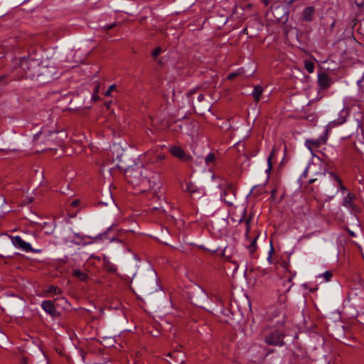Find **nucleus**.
Listing matches in <instances>:
<instances>
[{
    "label": "nucleus",
    "instance_id": "c03bdc74",
    "mask_svg": "<svg viewBox=\"0 0 364 364\" xmlns=\"http://www.w3.org/2000/svg\"><path fill=\"white\" fill-rule=\"evenodd\" d=\"M22 363L23 364H27L28 363V358H23L22 359Z\"/></svg>",
    "mask_w": 364,
    "mask_h": 364
},
{
    "label": "nucleus",
    "instance_id": "c9c22d12",
    "mask_svg": "<svg viewBox=\"0 0 364 364\" xmlns=\"http://www.w3.org/2000/svg\"><path fill=\"white\" fill-rule=\"evenodd\" d=\"M354 3L358 8L364 7V0H353Z\"/></svg>",
    "mask_w": 364,
    "mask_h": 364
},
{
    "label": "nucleus",
    "instance_id": "f8f14e48",
    "mask_svg": "<svg viewBox=\"0 0 364 364\" xmlns=\"http://www.w3.org/2000/svg\"><path fill=\"white\" fill-rule=\"evenodd\" d=\"M317 82L321 90H327L333 84L331 77L326 73H321L318 74Z\"/></svg>",
    "mask_w": 364,
    "mask_h": 364
},
{
    "label": "nucleus",
    "instance_id": "ddd939ff",
    "mask_svg": "<svg viewBox=\"0 0 364 364\" xmlns=\"http://www.w3.org/2000/svg\"><path fill=\"white\" fill-rule=\"evenodd\" d=\"M42 309L53 317L58 316L59 312L56 310L54 303L50 300H45L41 304Z\"/></svg>",
    "mask_w": 364,
    "mask_h": 364
},
{
    "label": "nucleus",
    "instance_id": "4d7b16f0",
    "mask_svg": "<svg viewBox=\"0 0 364 364\" xmlns=\"http://www.w3.org/2000/svg\"><path fill=\"white\" fill-rule=\"evenodd\" d=\"M124 247L125 248H127L128 249V251H130V249L129 247H127L126 245H124Z\"/></svg>",
    "mask_w": 364,
    "mask_h": 364
},
{
    "label": "nucleus",
    "instance_id": "1a4fd4ad",
    "mask_svg": "<svg viewBox=\"0 0 364 364\" xmlns=\"http://www.w3.org/2000/svg\"><path fill=\"white\" fill-rule=\"evenodd\" d=\"M11 243L17 248L23 250H36L32 247L31 243L27 240L23 238L21 236H9Z\"/></svg>",
    "mask_w": 364,
    "mask_h": 364
},
{
    "label": "nucleus",
    "instance_id": "864d4df0",
    "mask_svg": "<svg viewBox=\"0 0 364 364\" xmlns=\"http://www.w3.org/2000/svg\"><path fill=\"white\" fill-rule=\"evenodd\" d=\"M247 28H244V29H243V31H242V32H243L244 33H247Z\"/></svg>",
    "mask_w": 364,
    "mask_h": 364
},
{
    "label": "nucleus",
    "instance_id": "a19ab883",
    "mask_svg": "<svg viewBox=\"0 0 364 364\" xmlns=\"http://www.w3.org/2000/svg\"><path fill=\"white\" fill-rule=\"evenodd\" d=\"M276 193H277V189L276 188H274L273 190H272V191H271V197L274 198Z\"/></svg>",
    "mask_w": 364,
    "mask_h": 364
},
{
    "label": "nucleus",
    "instance_id": "2f4dec72",
    "mask_svg": "<svg viewBox=\"0 0 364 364\" xmlns=\"http://www.w3.org/2000/svg\"><path fill=\"white\" fill-rule=\"evenodd\" d=\"M161 47H157L156 48H154L152 52H151V55L154 57V58H156L157 56L159 55V54L161 53Z\"/></svg>",
    "mask_w": 364,
    "mask_h": 364
},
{
    "label": "nucleus",
    "instance_id": "c85d7f7f",
    "mask_svg": "<svg viewBox=\"0 0 364 364\" xmlns=\"http://www.w3.org/2000/svg\"><path fill=\"white\" fill-rule=\"evenodd\" d=\"M333 277V274L331 271H326L323 274L318 275L319 278H323L325 282H329Z\"/></svg>",
    "mask_w": 364,
    "mask_h": 364
},
{
    "label": "nucleus",
    "instance_id": "cd10ccee",
    "mask_svg": "<svg viewBox=\"0 0 364 364\" xmlns=\"http://www.w3.org/2000/svg\"><path fill=\"white\" fill-rule=\"evenodd\" d=\"M293 277H294V275H291V276L289 277L287 279V280H285L284 282V286H285V287L287 286V288L284 290L285 292H288L291 289V287L293 286V284H294L292 282Z\"/></svg>",
    "mask_w": 364,
    "mask_h": 364
},
{
    "label": "nucleus",
    "instance_id": "37998d69",
    "mask_svg": "<svg viewBox=\"0 0 364 364\" xmlns=\"http://www.w3.org/2000/svg\"><path fill=\"white\" fill-rule=\"evenodd\" d=\"M357 127L358 128H362V124L359 119L357 120Z\"/></svg>",
    "mask_w": 364,
    "mask_h": 364
},
{
    "label": "nucleus",
    "instance_id": "39448f33",
    "mask_svg": "<svg viewBox=\"0 0 364 364\" xmlns=\"http://www.w3.org/2000/svg\"><path fill=\"white\" fill-rule=\"evenodd\" d=\"M270 13L272 14L274 17L272 20L276 22H285L288 20L289 11L284 6L280 4H273L270 8V11L267 12V15Z\"/></svg>",
    "mask_w": 364,
    "mask_h": 364
},
{
    "label": "nucleus",
    "instance_id": "9d476101",
    "mask_svg": "<svg viewBox=\"0 0 364 364\" xmlns=\"http://www.w3.org/2000/svg\"><path fill=\"white\" fill-rule=\"evenodd\" d=\"M109 229H108L106 232L98 235L97 236L93 237L92 241L85 242L84 244H90V243H98L100 242H106L107 243H110L112 242H123L122 240L116 238L114 236L109 235Z\"/></svg>",
    "mask_w": 364,
    "mask_h": 364
},
{
    "label": "nucleus",
    "instance_id": "6e6d98bb",
    "mask_svg": "<svg viewBox=\"0 0 364 364\" xmlns=\"http://www.w3.org/2000/svg\"><path fill=\"white\" fill-rule=\"evenodd\" d=\"M270 250H274L272 245H270Z\"/></svg>",
    "mask_w": 364,
    "mask_h": 364
},
{
    "label": "nucleus",
    "instance_id": "3c124183",
    "mask_svg": "<svg viewBox=\"0 0 364 364\" xmlns=\"http://www.w3.org/2000/svg\"><path fill=\"white\" fill-rule=\"evenodd\" d=\"M349 235H350V236H354V235H354V232H352V231H349Z\"/></svg>",
    "mask_w": 364,
    "mask_h": 364
},
{
    "label": "nucleus",
    "instance_id": "49530a36",
    "mask_svg": "<svg viewBox=\"0 0 364 364\" xmlns=\"http://www.w3.org/2000/svg\"><path fill=\"white\" fill-rule=\"evenodd\" d=\"M196 92V90H191L189 92H188V96L194 94Z\"/></svg>",
    "mask_w": 364,
    "mask_h": 364
},
{
    "label": "nucleus",
    "instance_id": "412c9836",
    "mask_svg": "<svg viewBox=\"0 0 364 364\" xmlns=\"http://www.w3.org/2000/svg\"><path fill=\"white\" fill-rule=\"evenodd\" d=\"M14 80L15 78L9 75H0V88L7 85Z\"/></svg>",
    "mask_w": 364,
    "mask_h": 364
},
{
    "label": "nucleus",
    "instance_id": "5fc2aeb1",
    "mask_svg": "<svg viewBox=\"0 0 364 364\" xmlns=\"http://www.w3.org/2000/svg\"><path fill=\"white\" fill-rule=\"evenodd\" d=\"M0 257H13V256H6V257H4V256L0 255Z\"/></svg>",
    "mask_w": 364,
    "mask_h": 364
},
{
    "label": "nucleus",
    "instance_id": "473e14b6",
    "mask_svg": "<svg viewBox=\"0 0 364 364\" xmlns=\"http://www.w3.org/2000/svg\"><path fill=\"white\" fill-rule=\"evenodd\" d=\"M116 88H117L116 85H114V84H113V85H111L108 87V89L107 90V91L105 92V95H106L107 96H110V95H111V92H112L113 90H116Z\"/></svg>",
    "mask_w": 364,
    "mask_h": 364
},
{
    "label": "nucleus",
    "instance_id": "c756f323",
    "mask_svg": "<svg viewBox=\"0 0 364 364\" xmlns=\"http://www.w3.org/2000/svg\"><path fill=\"white\" fill-rule=\"evenodd\" d=\"M276 252H269V255L267 257V259L269 262V264H274L277 263L278 260L275 256Z\"/></svg>",
    "mask_w": 364,
    "mask_h": 364
},
{
    "label": "nucleus",
    "instance_id": "de8ad7c7",
    "mask_svg": "<svg viewBox=\"0 0 364 364\" xmlns=\"http://www.w3.org/2000/svg\"><path fill=\"white\" fill-rule=\"evenodd\" d=\"M315 181H316V178H312V179H310V180L309 181V183H314Z\"/></svg>",
    "mask_w": 364,
    "mask_h": 364
},
{
    "label": "nucleus",
    "instance_id": "a878e982",
    "mask_svg": "<svg viewBox=\"0 0 364 364\" xmlns=\"http://www.w3.org/2000/svg\"><path fill=\"white\" fill-rule=\"evenodd\" d=\"M46 293H53L55 295H60L62 294V290L60 288L56 286L50 285L48 286L46 290Z\"/></svg>",
    "mask_w": 364,
    "mask_h": 364
},
{
    "label": "nucleus",
    "instance_id": "20e7f679",
    "mask_svg": "<svg viewBox=\"0 0 364 364\" xmlns=\"http://www.w3.org/2000/svg\"><path fill=\"white\" fill-rule=\"evenodd\" d=\"M252 219V213H250L249 216L246 217V208H245L242 211V218L240 219V223L242 221H244L245 225V237L247 240L249 241L248 244H246L247 248L250 250H256L257 248V240L259 237V235L255 236L252 240H250V238L249 237V233L250 232L251 229V223Z\"/></svg>",
    "mask_w": 364,
    "mask_h": 364
},
{
    "label": "nucleus",
    "instance_id": "0eeeda50",
    "mask_svg": "<svg viewBox=\"0 0 364 364\" xmlns=\"http://www.w3.org/2000/svg\"><path fill=\"white\" fill-rule=\"evenodd\" d=\"M223 187L221 200L228 206H232L236 198V190L232 183H227Z\"/></svg>",
    "mask_w": 364,
    "mask_h": 364
},
{
    "label": "nucleus",
    "instance_id": "72a5a7b5",
    "mask_svg": "<svg viewBox=\"0 0 364 364\" xmlns=\"http://www.w3.org/2000/svg\"><path fill=\"white\" fill-rule=\"evenodd\" d=\"M358 31L360 35L364 36V20L360 21Z\"/></svg>",
    "mask_w": 364,
    "mask_h": 364
},
{
    "label": "nucleus",
    "instance_id": "a211bd4d",
    "mask_svg": "<svg viewBox=\"0 0 364 364\" xmlns=\"http://www.w3.org/2000/svg\"><path fill=\"white\" fill-rule=\"evenodd\" d=\"M182 188L191 194L196 193L199 191L198 187L191 181H186L184 185H182Z\"/></svg>",
    "mask_w": 364,
    "mask_h": 364
},
{
    "label": "nucleus",
    "instance_id": "7ed1b4c3",
    "mask_svg": "<svg viewBox=\"0 0 364 364\" xmlns=\"http://www.w3.org/2000/svg\"><path fill=\"white\" fill-rule=\"evenodd\" d=\"M59 132L57 131H47L42 129L33 136V143L38 146L39 151L57 150L61 144V139L58 137Z\"/></svg>",
    "mask_w": 364,
    "mask_h": 364
},
{
    "label": "nucleus",
    "instance_id": "2eb2a0df",
    "mask_svg": "<svg viewBox=\"0 0 364 364\" xmlns=\"http://www.w3.org/2000/svg\"><path fill=\"white\" fill-rule=\"evenodd\" d=\"M347 114H348L347 111H345L344 109H343L341 112L340 115L337 119H335L328 124V125L326 127L325 131L328 130V133L329 130L333 129L336 126H338V125L343 124L346 121Z\"/></svg>",
    "mask_w": 364,
    "mask_h": 364
},
{
    "label": "nucleus",
    "instance_id": "4c0bfd02",
    "mask_svg": "<svg viewBox=\"0 0 364 364\" xmlns=\"http://www.w3.org/2000/svg\"><path fill=\"white\" fill-rule=\"evenodd\" d=\"M238 75V73H230L228 74L227 78L228 80H233L234 78H235Z\"/></svg>",
    "mask_w": 364,
    "mask_h": 364
},
{
    "label": "nucleus",
    "instance_id": "aec40b11",
    "mask_svg": "<svg viewBox=\"0 0 364 364\" xmlns=\"http://www.w3.org/2000/svg\"><path fill=\"white\" fill-rule=\"evenodd\" d=\"M263 93V87L259 85L254 87L253 92L252 93L254 100L256 102H258L260 100L261 95Z\"/></svg>",
    "mask_w": 364,
    "mask_h": 364
},
{
    "label": "nucleus",
    "instance_id": "bb28decb",
    "mask_svg": "<svg viewBox=\"0 0 364 364\" xmlns=\"http://www.w3.org/2000/svg\"><path fill=\"white\" fill-rule=\"evenodd\" d=\"M304 68L306 70V71L309 73H314L315 65H314V63L311 60H305L304 61Z\"/></svg>",
    "mask_w": 364,
    "mask_h": 364
},
{
    "label": "nucleus",
    "instance_id": "b1692460",
    "mask_svg": "<svg viewBox=\"0 0 364 364\" xmlns=\"http://www.w3.org/2000/svg\"><path fill=\"white\" fill-rule=\"evenodd\" d=\"M275 149L273 148L270 154L269 155L268 158H267V165H268V167L266 170V173L268 174V176H269L270 174V172L272 169V166H273V164H272V160L275 154Z\"/></svg>",
    "mask_w": 364,
    "mask_h": 364
},
{
    "label": "nucleus",
    "instance_id": "6e6552de",
    "mask_svg": "<svg viewBox=\"0 0 364 364\" xmlns=\"http://www.w3.org/2000/svg\"><path fill=\"white\" fill-rule=\"evenodd\" d=\"M284 333L282 331L276 329L272 331L264 338V342L270 346H282L284 345Z\"/></svg>",
    "mask_w": 364,
    "mask_h": 364
},
{
    "label": "nucleus",
    "instance_id": "423d86ee",
    "mask_svg": "<svg viewBox=\"0 0 364 364\" xmlns=\"http://www.w3.org/2000/svg\"><path fill=\"white\" fill-rule=\"evenodd\" d=\"M328 139V130L324 131L323 133L316 139H308L305 141V146L313 154L317 151L318 149L327 142Z\"/></svg>",
    "mask_w": 364,
    "mask_h": 364
},
{
    "label": "nucleus",
    "instance_id": "f704fd0d",
    "mask_svg": "<svg viewBox=\"0 0 364 364\" xmlns=\"http://www.w3.org/2000/svg\"><path fill=\"white\" fill-rule=\"evenodd\" d=\"M164 159H165V156L164 155H163V154H157L155 156V160H153L152 162L154 163V162L161 161Z\"/></svg>",
    "mask_w": 364,
    "mask_h": 364
},
{
    "label": "nucleus",
    "instance_id": "f3484780",
    "mask_svg": "<svg viewBox=\"0 0 364 364\" xmlns=\"http://www.w3.org/2000/svg\"><path fill=\"white\" fill-rule=\"evenodd\" d=\"M168 355L173 358L177 364H182L184 363L185 355L183 352L179 350H174L168 353Z\"/></svg>",
    "mask_w": 364,
    "mask_h": 364
},
{
    "label": "nucleus",
    "instance_id": "58836bf2",
    "mask_svg": "<svg viewBox=\"0 0 364 364\" xmlns=\"http://www.w3.org/2000/svg\"><path fill=\"white\" fill-rule=\"evenodd\" d=\"M225 251L219 252L218 255H219V256H220V257H225V259H227V260H229V259H230V256H226V255H225Z\"/></svg>",
    "mask_w": 364,
    "mask_h": 364
},
{
    "label": "nucleus",
    "instance_id": "a18cd8bd",
    "mask_svg": "<svg viewBox=\"0 0 364 364\" xmlns=\"http://www.w3.org/2000/svg\"><path fill=\"white\" fill-rule=\"evenodd\" d=\"M265 6H267L269 3V0H261Z\"/></svg>",
    "mask_w": 364,
    "mask_h": 364
},
{
    "label": "nucleus",
    "instance_id": "dca6fc26",
    "mask_svg": "<svg viewBox=\"0 0 364 364\" xmlns=\"http://www.w3.org/2000/svg\"><path fill=\"white\" fill-rule=\"evenodd\" d=\"M102 267L107 272L109 273H114L117 269L116 266L105 256H104L102 259Z\"/></svg>",
    "mask_w": 364,
    "mask_h": 364
},
{
    "label": "nucleus",
    "instance_id": "09e8293b",
    "mask_svg": "<svg viewBox=\"0 0 364 364\" xmlns=\"http://www.w3.org/2000/svg\"><path fill=\"white\" fill-rule=\"evenodd\" d=\"M335 23H336V21H335V20H333V21L332 22V23H331V28L334 27Z\"/></svg>",
    "mask_w": 364,
    "mask_h": 364
},
{
    "label": "nucleus",
    "instance_id": "393cba45",
    "mask_svg": "<svg viewBox=\"0 0 364 364\" xmlns=\"http://www.w3.org/2000/svg\"><path fill=\"white\" fill-rule=\"evenodd\" d=\"M215 162L216 157L214 153L210 152L205 157V163L207 166L213 165Z\"/></svg>",
    "mask_w": 364,
    "mask_h": 364
},
{
    "label": "nucleus",
    "instance_id": "79ce46f5",
    "mask_svg": "<svg viewBox=\"0 0 364 364\" xmlns=\"http://www.w3.org/2000/svg\"><path fill=\"white\" fill-rule=\"evenodd\" d=\"M204 100V95H202V94H200L198 96V100L199 102H202L203 100Z\"/></svg>",
    "mask_w": 364,
    "mask_h": 364
},
{
    "label": "nucleus",
    "instance_id": "f257e3e1",
    "mask_svg": "<svg viewBox=\"0 0 364 364\" xmlns=\"http://www.w3.org/2000/svg\"><path fill=\"white\" fill-rule=\"evenodd\" d=\"M125 176L127 182L140 193L154 191L156 194V190L161 187L159 176L144 166L129 168Z\"/></svg>",
    "mask_w": 364,
    "mask_h": 364
},
{
    "label": "nucleus",
    "instance_id": "5701e85b",
    "mask_svg": "<svg viewBox=\"0 0 364 364\" xmlns=\"http://www.w3.org/2000/svg\"><path fill=\"white\" fill-rule=\"evenodd\" d=\"M73 274L81 282H86L88 279V275L79 269L73 270Z\"/></svg>",
    "mask_w": 364,
    "mask_h": 364
},
{
    "label": "nucleus",
    "instance_id": "8fccbe9b",
    "mask_svg": "<svg viewBox=\"0 0 364 364\" xmlns=\"http://www.w3.org/2000/svg\"><path fill=\"white\" fill-rule=\"evenodd\" d=\"M306 172H307V170H305V171L303 173V174L301 175V177L303 176H306Z\"/></svg>",
    "mask_w": 364,
    "mask_h": 364
},
{
    "label": "nucleus",
    "instance_id": "4468645a",
    "mask_svg": "<svg viewBox=\"0 0 364 364\" xmlns=\"http://www.w3.org/2000/svg\"><path fill=\"white\" fill-rule=\"evenodd\" d=\"M315 7L309 6L306 7L301 12V20L304 22H311L314 18Z\"/></svg>",
    "mask_w": 364,
    "mask_h": 364
},
{
    "label": "nucleus",
    "instance_id": "7c9ffc66",
    "mask_svg": "<svg viewBox=\"0 0 364 364\" xmlns=\"http://www.w3.org/2000/svg\"><path fill=\"white\" fill-rule=\"evenodd\" d=\"M357 23H358V20L355 18H353L352 19H350L348 21L347 28H349L350 32H351V33L353 32L354 27L355 26Z\"/></svg>",
    "mask_w": 364,
    "mask_h": 364
},
{
    "label": "nucleus",
    "instance_id": "4be33fe9",
    "mask_svg": "<svg viewBox=\"0 0 364 364\" xmlns=\"http://www.w3.org/2000/svg\"><path fill=\"white\" fill-rule=\"evenodd\" d=\"M329 174L331 176V178L334 181H336L337 182L338 186L339 189L341 190V191L343 193L346 192L347 191V188L343 186V182H342L341 179L340 178V177L338 175L333 173V172H330Z\"/></svg>",
    "mask_w": 364,
    "mask_h": 364
},
{
    "label": "nucleus",
    "instance_id": "9b49d317",
    "mask_svg": "<svg viewBox=\"0 0 364 364\" xmlns=\"http://www.w3.org/2000/svg\"><path fill=\"white\" fill-rule=\"evenodd\" d=\"M355 199V194L348 193L342 201V205L348 208L351 213H356L359 211V208L354 203Z\"/></svg>",
    "mask_w": 364,
    "mask_h": 364
},
{
    "label": "nucleus",
    "instance_id": "ea45409f",
    "mask_svg": "<svg viewBox=\"0 0 364 364\" xmlns=\"http://www.w3.org/2000/svg\"><path fill=\"white\" fill-rule=\"evenodd\" d=\"M80 203V201L78 200H75L71 203V205L73 207H77Z\"/></svg>",
    "mask_w": 364,
    "mask_h": 364
},
{
    "label": "nucleus",
    "instance_id": "e433bc0d",
    "mask_svg": "<svg viewBox=\"0 0 364 364\" xmlns=\"http://www.w3.org/2000/svg\"><path fill=\"white\" fill-rule=\"evenodd\" d=\"M115 26H116V23H111V24H107V25H105L104 26V29L106 30V31H108V30L112 29Z\"/></svg>",
    "mask_w": 364,
    "mask_h": 364
},
{
    "label": "nucleus",
    "instance_id": "6ab92c4d",
    "mask_svg": "<svg viewBox=\"0 0 364 364\" xmlns=\"http://www.w3.org/2000/svg\"><path fill=\"white\" fill-rule=\"evenodd\" d=\"M171 154L179 159H183L186 156L185 151L180 146H173L171 148Z\"/></svg>",
    "mask_w": 364,
    "mask_h": 364
},
{
    "label": "nucleus",
    "instance_id": "603ef678",
    "mask_svg": "<svg viewBox=\"0 0 364 364\" xmlns=\"http://www.w3.org/2000/svg\"><path fill=\"white\" fill-rule=\"evenodd\" d=\"M92 257L96 258L98 260H101V258L100 257H94L93 255L91 256Z\"/></svg>",
    "mask_w": 364,
    "mask_h": 364
},
{
    "label": "nucleus",
    "instance_id": "f03ea898",
    "mask_svg": "<svg viewBox=\"0 0 364 364\" xmlns=\"http://www.w3.org/2000/svg\"><path fill=\"white\" fill-rule=\"evenodd\" d=\"M20 69L23 71L26 78L41 80L43 82L48 81L51 77V72L48 68L42 66L38 59L23 58L20 60Z\"/></svg>",
    "mask_w": 364,
    "mask_h": 364
}]
</instances>
